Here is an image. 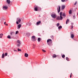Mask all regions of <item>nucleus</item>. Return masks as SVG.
<instances>
[{"label":"nucleus","instance_id":"9d476101","mask_svg":"<svg viewBox=\"0 0 78 78\" xmlns=\"http://www.w3.org/2000/svg\"><path fill=\"white\" fill-rule=\"evenodd\" d=\"M58 7H59V8L58 12L59 13V12H60V11H61V6H58Z\"/></svg>","mask_w":78,"mask_h":78},{"label":"nucleus","instance_id":"4be33fe9","mask_svg":"<svg viewBox=\"0 0 78 78\" xmlns=\"http://www.w3.org/2000/svg\"><path fill=\"white\" fill-rule=\"evenodd\" d=\"M66 60L68 61H70V60H69V58H68V57H66Z\"/></svg>","mask_w":78,"mask_h":78},{"label":"nucleus","instance_id":"5701e85b","mask_svg":"<svg viewBox=\"0 0 78 78\" xmlns=\"http://www.w3.org/2000/svg\"><path fill=\"white\" fill-rule=\"evenodd\" d=\"M20 45V44H17V46L18 47H19Z\"/></svg>","mask_w":78,"mask_h":78},{"label":"nucleus","instance_id":"e433bc0d","mask_svg":"<svg viewBox=\"0 0 78 78\" xmlns=\"http://www.w3.org/2000/svg\"><path fill=\"white\" fill-rule=\"evenodd\" d=\"M59 25V23H58L57 24V27H58Z\"/></svg>","mask_w":78,"mask_h":78},{"label":"nucleus","instance_id":"7c9ffc66","mask_svg":"<svg viewBox=\"0 0 78 78\" xmlns=\"http://www.w3.org/2000/svg\"><path fill=\"white\" fill-rule=\"evenodd\" d=\"M42 51H43V52H44V53H45V52H46V51L44 50V49H42Z\"/></svg>","mask_w":78,"mask_h":78},{"label":"nucleus","instance_id":"8fccbe9b","mask_svg":"<svg viewBox=\"0 0 78 78\" xmlns=\"http://www.w3.org/2000/svg\"><path fill=\"white\" fill-rule=\"evenodd\" d=\"M57 10H58V8H57Z\"/></svg>","mask_w":78,"mask_h":78},{"label":"nucleus","instance_id":"c756f323","mask_svg":"<svg viewBox=\"0 0 78 78\" xmlns=\"http://www.w3.org/2000/svg\"><path fill=\"white\" fill-rule=\"evenodd\" d=\"M62 16H64V17H65V16H66V14L65 13H63L62 14Z\"/></svg>","mask_w":78,"mask_h":78},{"label":"nucleus","instance_id":"1a4fd4ad","mask_svg":"<svg viewBox=\"0 0 78 78\" xmlns=\"http://www.w3.org/2000/svg\"><path fill=\"white\" fill-rule=\"evenodd\" d=\"M41 23V21L37 22L36 23V25H39V24H40V23Z\"/></svg>","mask_w":78,"mask_h":78},{"label":"nucleus","instance_id":"cd10ccee","mask_svg":"<svg viewBox=\"0 0 78 78\" xmlns=\"http://www.w3.org/2000/svg\"><path fill=\"white\" fill-rule=\"evenodd\" d=\"M62 58H65V55H62Z\"/></svg>","mask_w":78,"mask_h":78},{"label":"nucleus","instance_id":"9b49d317","mask_svg":"<svg viewBox=\"0 0 78 78\" xmlns=\"http://www.w3.org/2000/svg\"><path fill=\"white\" fill-rule=\"evenodd\" d=\"M38 8V6H36V7L35 8V11H37V9Z\"/></svg>","mask_w":78,"mask_h":78},{"label":"nucleus","instance_id":"72a5a7b5","mask_svg":"<svg viewBox=\"0 0 78 78\" xmlns=\"http://www.w3.org/2000/svg\"><path fill=\"white\" fill-rule=\"evenodd\" d=\"M13 33H14V32H12L11 33H10V34H11V35H12V34H13Z\"/></svg>","mask_w":78,"mask_h":78},{"label":"nucleus","instance_id":"423d86ee","mask_svg":"<svg viewBox=\"0 0 78 78\" xmlns=\"http://www.w3.org/2000/svg\"><path fill=\"white\" fill-rule=\"evenodd\" d=\"M52 42V41L51 39H49L47 41V42H48V43H49V42Z\"/></svg>","mask_w":78,"mask_h":78},{"label":"nucleus","instance_id":"20e7f679","mask_svg":"<svg viewBox=\"0 0 78 78\" xmlns=\"http://www.w3.org/2000/svg\"><path fill=\"white\" fill-rule=\"evenodd\" d=\"M48 44L49 46H50V47H51L52 45H53V43L52 42H50L48 43Z\"/></svg>","mask_w":78,"mask_h":78},{"label":"nucleus","instance_id":"09e8293b","mask_svg":"<svg viewBox=\"0 0 78 78\" xmlns=\"http://www.w3.org/2000/svg\"><path fill=\"white\" fill-rule=\"evenodd\" d=\"M77 15H78V13H77Z\"/></svg>","mask_w":78,"mask_h":78},{"label":"nucleus","instance_id":"a878e982","mask_svg":"<svg viewBox=\"0 0 78 78\" xmlns=\"http://www.w3.org/2000/svg\"><path fill=\"white\" fill-rule=\"evenodd\" d=\"M8 55V53L7 52H6L5 54V56H6Z\"/></svg>","mask_w":78,"mask_h":78},{"label":"nucleus","instance_id":"a211bd4d","mask_svg":"<svg viewBox=\"0 0 78 78\" xmlns=\"http://www.w3.org/2000/svg\"><path fill=\"white\" fill-rule=\"evenodd\" d=\"M71 37L72 39H73V37H74V35H73V34H71Z\"/></svg>","mask_w":78,"mask_h":78},{"label":"nucleus","instance_id":"2f4dec72","mask_svg":"<svg viewBox=\"0 0 78 78\" xmlns=\"http://www.w3.org/2000/svg\"><path fill=\"white\" fill-rule=\"evenodd\" d=\"M72 73H71L70 76V78H72Z\"/></svg>","mask_w":78,"mask_h":78},{"label":"nucleus","instance_id":"a18cd8bd","mask_svg":"<svg viewBox=\"0 0 78 78\" xmlns=\"http://www.w3.org/2000/svg\"><path fill=\"white\" fill-rule=\"evenodd\" d=\"M72 25H73V23H71Z\"/></svg>","mask_w":78,"mask_h":78},{"label":"nucleus","instance_id":"58836bf2","mask_svg":"<svg viewBox=\"0 0 78 78\" xmlns=\"http://www.w3.org/2000/svg\"><path fill=\"white\" fill-rule=\"evenodd\" d=\"M73 17L74 18V19H75V15H73Z\"/></svg>","mask_w":78,"mask_h":78},{"label":"nucleus","instance_id":"6e6552de","mask_svg":"<svg viewBox=\"0 0 78 78\" xmlns=\"http://www.w3.org/2000/svg\"><path fill=\"white\" fill-rule=\"evenodd\" d=\"M24 56L26 58H28V54L27 53H26L25 54Z\"/></svg>","mask_w":78,"mask_h":78},{"label":"nucleus","instance_id":"6ab92c4d","mask_svg":"<svg viewBox=\"0 0 78 78\" xmlns=\"http://www.w3.org/2000/svg\"><path fill=\"white\" fill-rule=\"evenodd\" d=\"M7 38L8 39H11V36H10L9 35L7 36Z\"/></svg>","mask_w":78,"mask_h":78},{"label":"nucleus","instance_id":"de8ad7c7","mask_svg":"<svg viewBox=\"0 0 78 78\" xmlns=\"http://www.w3.org/2000/svg\"><path fill=\"white\" fill-rule=\"evenodd\" d=\"M33 48H34V47Z\"/></svg>","mask_w":78,"mask_h":78},{"label":"nucleus","instance_id":"412c9836","mask_svg":"<svg viewBox=\"0 0 78 78\" xmlns=\"http://www.w3.org/2000/svg\"><path fill=\"white\" fill-rule=\"evenodd\" d=\"M57 56L55 54H54L53 55V58H56Z\"/></svg>","mask_w":78,"mask_h":78},{"label":"nucleus","instance_id":"f03ea898","mask_svg":"<svg viewBox=\"0 0 78 78\" xmlns=\"http://www.w3.org/2000/svg\"><path fill=\"white\" fill-rule=\"evenodd\" d=\"M17 21L16 22V24H19V23H20V22H21V19H20V18H17Z\"/></svg>","mask_w":78,"mask_h":78},{"label":"nucleus","instance_id":"ea45409f","mask_svg":"<svg viewBox=\"0 0 78 78\" xmlns=\"http://www.w3.org/2000/svg\"><path fill=\"white\" fill-rule=\"evenodd\" d=\"M77 3V2H76L74 4V5H76V4Z\"/></svg>","mask_w":78,"mask_h":78},{"label":"nucleus","instance_id":"f704fd0d","mask_svg":"<svg viewBox=\"0 0 78 78\" xmlns=\"http://www.w3.org/2000/svg\"><path fill=\"white\" fill-rule=\"evenodd\" d=\"M51 38H52V39H53V38H54L53 36V35H51Z\"/></svg>","mask_w":78,"mask_h":78},{"label":"nucleus","instance_id":"2eb2a0df","mask_svg":"<svg viewBox=\"0 0 78 78\" xmlns=\"http://www.w3.org/2000/svg\"><path fill=\"white\" fill-rule=\"evenodd\" d=\"M17 43H18V44H21V42H20V41H19V40H18L17 41Z\"/></svg>","mask_w":78,"mask_h":78},{"label":"nucleus","instance_id":"4c0bfd02","mask_svg":"<svg viewBox=\"0 0 78 78\" xmlns=\"http://www.w3.org/2000/svg\"><path fill=\"white\" fill-rule=\"evenodd\" d=\"M65 1H66V0H61V1L62 2H65Z\"/></svg>","mask_w":78,"mask_h":78},{"label":"nucleus","instance_id":"c85d7f7f","mask_svg":"<svg viewBox=\"0 0 78 78\" xmlns=\"http://www.w3.org/2000/svg\"><path fill=\"white\" fill-rule=\"evenodd\" d=\"M62 28V26H60L58 27V29H60V28Z\"/></svg>","mask_w":78,"mask_h":78},{"label":"nucleus","instance_id":"3c124183","mask_svg":"<svg viewBox=\"0 0 78 78\" xmlns=\"http://www.w3.org/2000/svg\"><path fill=\"white\" fill-rule=\"evenodd\" d=\"M28 25V24H27V25Z\"/></svg>","mask_w":78,"mask_h":78},{"label":"nucleus","instance_id":"79ce46f5","mask_svg":"<svg viewBox=\"0 0 78 78\" xmlns=\"http://www.w3.org/2000/svg\"><path fill=\"white\" fill-rule=\"evenodd\" d=\"M73 28V25H72L71 26V28Z\"/></svg>","mask_w":78,"mask_h":78},{"label":"nucleus","instance_id":"7ed1b4c3","mask_svg":"<svg viewBox=\"0 0 78 78\" xmlns=\"http://www.w3.org/2000/svg\"><path fill=\"white\" fill-rule=\"evenodd\" d=\"M51 16L53 19H55L56 17V14H52L51 15Z\"/></svg>","mask_w":78,"mask_h":78},{"label":"nucleus","instance_id":"aec40b11","mask_svg":"<svg viewBox=\"0 0 78 78\" xmlns=\"http://www.w3.org/2000/svg\"><path fill=\"white\" fill-rule=\"evenodd\" d=\"M69 14H72V10H70L69 11Z\"/></svg>","mask_w":78,"mask_h":78},{"label":"nucleus","instance_id":"473e14b6","mask_svg":"<svg viewBox=\"0 0 78 78\" xmlns=\"http://www.w3.org/2000/svg\"><path fill=\"white\" fill-rule=\"evenodd\" d=\"M27 35L28 36H30V33H27Z\"/></svg>","mask_w":78,"mask_h":78},{"label":"nucleus","instance_id":"c03bdc74","mask_svg":"<svg viewBox=\"0 0 78 78\" xmlns=\"http://www.w3.org/2000/svg\"><path fill=\"white\" fill-rule=\"evenodd\" d=\"M6 22H5L4 23V24L5 25H6Z\"/></svg>","mask_w":78,"mask_h":78},{"label":"nucleus","instance_id":"a19ab883","mask_svg":"<svg viewBox=\"0 0 78 78\" xmlns=\"http://www.w3.org/2000/svg\"><path fill=\"white\" fill-rule=\"evenodd\" d=\"M29 26H30V25H31V23H30L29 24Z\"/></svg>","mask_w":78,"mask_h":78},{"label":"nucleus","instance_id":"f8f14e48","mask_svg":"<svg viewBox=\"0 0 78 78\" xmlns=\"http://www.w3.org/2000/svg\"><path fill=\"white\" fill-rule=\"evenodd\" d=\"M10 0H7V2L8 3L9 5L10 4Z\"/></svg>","mask_w":78,"mask_h":78},{"label":"nucleus","instance_id":"37998d69","mask_svg":"<svg viewBox=\"0 0 78 78\" xmlns=\"http://www.w3.org/2000/svg\"><path fill=\"white\" fill-rule=\"evenodd\" d=\"M14 51H16V52H17V50H14Z\"/></svg>","mask_w":78,"mask_h":78},{"label":"nucleus","instance_id":"4468645a","mask_svg":"<svg viewBox=\"0 0 78 78\" xmlns=\"http://www.w3.org/2000/svg\"><path fill=\"white\" fill-rule=\"evenodd\" d=\"M8 8V7L6 6H4L3 7V9H6Z\"/></svg>","mask_w":78,"mask_h":78},{"label":"nucleus","instance_id":"bb28decb","mask_svg":"<svg viewBox=\"0 0 78 78\" xmlns=\"http://www.w3.org/2000/svg\"><path fill=\"white\" fill-rule=\"evenodd\" d=\"M18 51H22V50H21V49H19V48H18Z\"/></svg>","mask_w":78,"mask_h":78},{"label":"nucleus","instance_id":"f3484780","mask_svg":"<svg viewBox=\"0 0 78 78\" xmlns=\"http://www.w3.org/2000/svg\"><path fill=\"white\" fill-rule=\"evenodd\" d=\"M3 34H0V38H2V36H3Z\"/></svg>","mask_w":78,"mask_h":78},{"label":"nucleus","instance_id":"b1692460","mask_svg":"<svg viewBox=\"0 0 78 78\" xmlns=\"http://www.w3.org/2000/svg\"><path fill=\"white\" fill-rule=\"evenodd\" d=\"M21 27V24L18 25V28H20Z\"/></svg>","mask_w":78,"mask_h":78},{"label":"nucleus","instance_id":"ddd939ff","mask_svg":"<svg viewBox=\"0 0 78 78\" xmlns=\"http://www.w3.org/2000/svg\"><path fill=\"white\" fill-rule=\"evenodd\" d=\"M2 58H5V55L4 54V53L2 54Z\"/></svg>","mask_w":78,"mask_h":78},{"label":"nucleus","instance_id":"dca6fc26","mask_svg":"<svg viewBox=\"0 0 78 78\" xmlns=\"http://www.w3.org/2000/svg\"><path fill=\"white\" fill-rule=\"evenodd\" d=\"M69 22V19H68L66 20V24H67V23Z\"/></svg>","mask_w":78,"mask_h":78},{"label":"nucleus","instance_id":"39448f33","mask_svg":"<svg viewBox=\"0 0 78 78\" xmlns=\"http://www.w3.org/2000/svg\"><path fill=\"white\" fill-rule=\"evenodd\" d=\"M66 7V6L65 5H63L61 6V9H64V8Z\"/></svg>","mask_w":78,"mask_h":78},{"label":"nucleus","instance_id":"49530a36","mask_svg":"<svg viewBox=\"0 0 78 78\" xmlns=\"http://www.w3.org/2000/svg\"><path fill=\"white\" fill-rule=\"evenodd\" d=\"M6 25H7V26H8V24H6Z\"/></svg>","mask_w":78,"mask_h":78},{"label":"nucleus","instance_id":"0eeeda50","mask_svg":"<svg viewBox=\"0 0 78 78\" xmlns=\"http://www.w3.org/2000/svg\"><path fill=\"white\" fill-rule=\"evenodd\" d=\"M34 39H35V36H33L32 37V41H34Z\"/></svg>","mask_w":78,"mask_h":78},{"label":"nucleus","instance_id":"f257e3e1","mask_svg":"<svg viewBox=\"0 0 78 78\" xmlns=\"http://www.w3.org/2000/svg\"><path fill=\"white\" fill-rule=\"evenodd\" d=\"M62 12H60V17L59 16H58L57 17V20H62V19L63 18V17H62Z\"/></svg>","mask_w":78,"mask_h":78},{"label":"nucleus","instance_id":"393cba45","mask_svg":"<svg viewBox=\"0 0 78 78\" xmlns=\"http://www.w3.org/2000/svg\"><path fill=\"white\" fill-rule=\"evenodd\" d=\"M40 41H41V38H38V42H40Z\"/></svg>","mask_w":78,"mask_h":78},{"label":"nucleus","instance_id":"c9c22d12","mask_svg":"<svg viewBox=\"0 0 78 78\" xmlns=\"http://www.w3.org/2000/svg\"><path fill=\"white\" fill-rule=\"evenodd\" d=\"M19 33V31H16V34H17V33Z\"/></svg>","mask_w":78,"mask_h":78}]
</instances>
